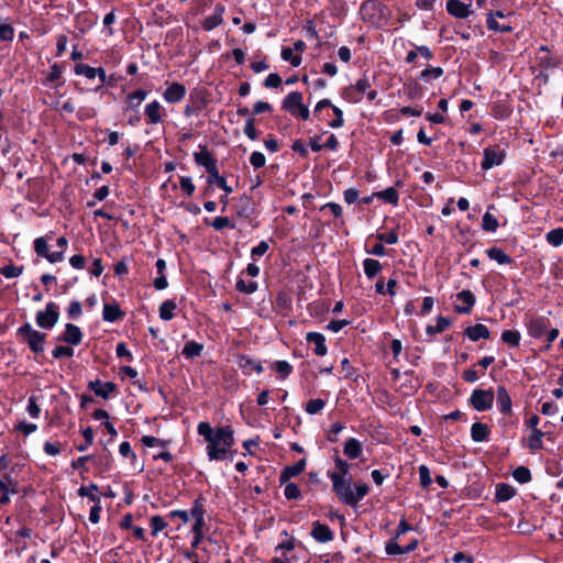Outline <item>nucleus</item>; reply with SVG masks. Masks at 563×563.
<instances>
[{"label":"nucleus","mask_w":563,"mask_h":563,"mask_svg":"<svg viewBox=\"0 0 563 563\" xmlns=\"http://www.w3.org/2000/svg\"><path fill=\"white\" fill-rule=\"evenodd\" d=\"M233 429L231 426L220 427L213 434V441L207 445L209 459L224 460L228 451L234 444Z\"/></svg>","instance_id":"1"},{"label":"nucleus","mask_w":563,"mask_h":563,"mask_svg":"<svg viewBox=\"0 0 563 563\" xmlns=\"http://www.w3.org/2000/svg\"><path fill=\"white\" fill-rule=\"evenodd\" d=\"M15 335L18 340L26 344L30 351L35 355H42L44 353L47 334L34 329L30 322L20 325L15 331Z\"/></svg>","instance_id":"2"},{"label":"nucleus","mask_w":563,"mask_h":563,"mask_svg":"<svg viewBox=\"0 0 563 563\" xmlns=\"http://www.w3.org/2000/svg\"><path fill=\"white\" fill-rule=\"evenodd\" d=\"M56 246L59 251L51 252L49 245L47 244L46 238H36L33 241V249L38 257L45 258L51 264H56L65 260V251L68 246V240L66 236H59L56 241Z\"/></svg>","instance_id":"3"},{"label":"nucleus","mask_w":563,"mask_h":563,"mask_svg":"<svg viewBox=\"0 0 563 563\" xmlns=\"http://www.w3.org/2000/svg\"><path fill=\"white\" fill-rule=\"evenodd\" d=\"M360 12L364 22H368L379 27L382 26L383 21L386 20L388 8L384 3L375 0H364L361 3Z\"/></svg>","instance_id":"4"},{"label":"nucleus","mask_w":563,"mask_h":563,"mask_svg":"<svg viewBox=\"0 0 563 563\" xmlns=\"http://www.w3.org/2000/svg\"><path fill=\"white\" fill-rule=\"evenodd\" d=\"M282 109L303 121L309 120L310 111L302 103V93L299 91L289 92L282 101Z\"/></svg>","instance_id":"5"},{"label":"nucleus","mask_w":563,"mask_h":563,"mask_svg":"<svg viewBox=\"0 0 563 563\" xmlns=\"http://www.w3.org/2000/svg\"><path fill=\"white\" fill-rule=\"evenodd\" d=\"M59 320V306L54 301H48L44 310L35 313V322L38 328L52 330Z\"/></svg>","instance_id":"6"},{"label":"nucleus","mask_w":563,"mask_h":563,"mask_svg":"<svg viewBox=\"0 0 563 563\" xmlns=\"http://www.w3.org/2000/svg\"><path fill=\"white\" fill-rule=\"evenodd\" d=\"M494 398V391L492 388H476L473 390L468 402L476 411H486L493 408Z\"/></svg>","instance_id":"7"},{"label":"nucleus","mask_w":563,"mask_h":563,"mask_svg":"<svg viewBox=\"0 0 563 563\" xmlns=\"http://www.w3.org/2000/svg\"><path fill=\"white\" fill-rule=\"evenodd\" d=\"M506 158V151L501 150L498 145L488 146L483 151V161L481 167L483 170L492 169L495 166H499Z\"/></svg>","instance_id":"8"},{"label":"nucleus","mask_w":563,"mask_h":563,"mask_svg":"<svg viewBox=\"0 0 563 563\" xmlns=\"http://www.w3.org/2000/svg\"><path fill=\"white\" fill-rule=\"evenodd\" d=\"M207 100L205 93L200 89H192L189 93V102L184 109L186 117L199 114L206 107Z\"/></svg>","instance_id":"9"},{"label":"nucleus","mask_w":563,"mask_h":563,"mask_svg":"<svg viewBox=\"0 0 563 563\" xmlns=\"http://www.w3.org/2000/svg\"><path fill=\"white\" fill-rule=\"evenodd\" d=\"M197 165L205 167L208 175L218 169V159L209 152L207 145H199V152L194 153Z\"/></svg>","instance_id":"10"},{"label":"nucleus","mask_w":563,"mask_h":563,"mask_svg":"<svg viewBox=\"0 0 563 563\" xmlns=\"http://www.w3.org/2000/svg\"><path fill=\"white\" fill-rule=\"evenodd\" d=\"M84 339V333L81 329L74 323H66L64 332L60 333L57 338V342H64L71 346H78L81 344Z\"/></svg>","instance_id":"11"},{"label":"nucleus","mask_w":563,"mask_h":563,"mask_svg":"<svg viewBox=\"0 0 563 563\" xmlns=\"http://www.w3.org/2000/svg\"><path fill=\"white\" fill-rule=\"evenodd\" d=\"M456 299L463 305H455L454 311L459 314H470L476 302L475 295L470 289H463L456 294Z\"/></svg>","instance_id":"12"},{"label":"nucleus","mask_w":563,"mask_h":563,"mask_svg":"<svg viewBox=\"0 0 563 563\" xmlns=\"http://www.w3.org/2000/svg\"><path fill=\"white\" fill-rule=\"evenodd\" d=\"M205 508L201 504V499H198L195 506L190 509L191 519H194V525L191 527L192 533H205L207 530V525L205 521Z\"/></svg>","instance_id":"13"},{"label":"nucleus","mask_w":563,"mask_h":563,"mask_svg":"<svg viewBox=\"0 0 563 563\" xmlns=\"http://www.w3.org/2000/svg\"><path fill=\"white\" fill-rule=\"evenodd\" d=\"M236 364L239 368L242 371V373L246 376L252 375L253 372H255L258 375L264 372L261 362L255 361L245 354L236 355Z\"/></svg>","instance_id":"14"},{"label":"nucleus","mask_w":563,"mask_h":563,"mask_svg":"<svg viewBox=\"0 0 563 563\" xmlns=\"http://www.w3.org/2000/svg\"><path fill=\"white\" fill-rule=\"evenodd\" d=\"M74 73L78 76H85L88 79L99 78L100 82L106 81V69L103 67H91L87 64L76 63Z\"/></svg>","instance_id":"15"},{"label":"nucleus","mask_w":563,"mask_h":563,"mask_svg":"<svg viewBox=\"0 0 563 563\" xmlns=\"http://www.w3.org/2000/svg\"><path fill=\"white\" fill-rule=\"evenodd\" d=\"M310 536L319 543H327L334 539V532L324 523L313 521Z\"/></svg>","instance_id":"16"},{"label":"nucleus","mask_w":563,"mask_h":563,"mask_svg":"<svg viewBox=\"0 0 563 563\" xmlns=\"http://www.w3.org/2000/svg\"><path fill=\"white\" fill-rule=\"evenodd\" d=\"M225 11V7L222 3H217L214 5V12L206 16L201 22V26L205 31H212L219 25L223 23V13Z\"/></svg>","instance_id":"17"},{"label":"nucleus","mask_w":563,"mask_h":563,"mask_svg":"<svg viewBox=\"0 0 563 563\" xmlns=\"http://www.w3.org/2000/svg\"><path fill=\"white\" fill-rule=\"evenodd\" d=\"M186 92V87L183 84L174 81L165 89L163 97L168 103H178L185 98Z\"/></svg>","instance_id":"18"},{"label":"nucleus","mask_w":563,"mask_h":563,"mask_svg":"<svg viewBox=\"0 0 563 563\" xmlns=\"http://www.w3.org/2000/svg\"><path fill=\"white\" fill-rule=\"evenodd\" d=\"M88 388L92 390L96 396L108 399L110 394L117 391L118 387L113 382L102 383L100 379H96L88 383Z\"/></svg>","instance_id":"19"},{"label":"nucleus","mask_w":563,"mask_h":563,"mask_svg":"<svg viewBox=\"0 0 563 563\" xmlns=\"http://www.w3.org/2000/svg\"><path fill=\"white\" fill-rule=\"evenodd\" d=\"M144 114L148 124H158L163 121L165 109L157 100H154L145 106Z\"/></svg>","instance_id":"20"},{"label":"nucleus","mask_w":563,"mask_h":563,"mask_svg":"<svg viewBox=\"0 0 563 563\" xmlns=\"http://www.w3.org/2000/svg\"><path fill=\"white\" fill-rule=\"evenodd\" d=\"M125 312L120 308L117 301L103 303L102 318L107 322H118L123 320Z\"/></svg>","instance_id":"21"},{"label":"nucleus","mask_w":563,"mask_h":563,"mask_svg":"<svg viewBox=\"0 0 563 563\" xmlns=\"http://www.w3.org/2000/svg\"><path fill=\"white\" fill-rule=\"evenodd\" d=\"M470 7L460 0H448L445 4L448 13L456 19H466L472 13Z\"/></svg>","instance_id":"22"},{"label":"nucleus","mask_w":563,"mask_h":563,"mask_svg":"<svg viewBox=\"0 0 563 563\" xmlns=\"http://www.w3.org/2000/svg\"><path fill=\"white\" fill-rule=\"evenodd\" d=\"M306 341L314 344L313 353L318 356H324L328 353V346L325 343V336L320 332H308L306 334Z\"/></svg>","instance_id":"23"},{"label":"nucleus","mask_w":563,"mask_h":563,"mask_svg":"<svg viewBox=\"0 0 563 563\" xmlns=\"http://www.w3.org/2000/svg\"><path fill=\"white\" fill-rule=\"evenodd\" d=\"M497 406L504 416H510L512 412V401L505 386L497 387Z\"/></svg>","instance_id":"24"},{"label":"nucleus","mask_w":563,"mask_h":563,"mask_svg":"<svg viewBox=\"0 0 563 563\" xmlns=\"http://www.w3.org/2000/svg\"><path fill=\"white\" fill-rule=\"evenodd\" d=\"M331 481L333 486V493H353L351 482V475H342V474H327Z\"/></svg>","instance_id":"25"},{"label":"nucleus","mask_w":563,"mask_h":563,"mask_svg":"<svg viewBox=\"0 0 563 563\" xmlns=\"http://www.w3.org/2000/svg\"><path fill=\"white\" fill-rule=\"evenodd\" d=\"M463 334L473 342H477L482 339L487 340L490 338L488 328L483 323H476L465 328Z\"/></svg>","instance_id":"26"},{"label":"nucleus","mask_w":563,"mask_h":563,"mask_svg":"<svg viewBox=\"0 0 563 563\" xmlns=\"http://www.w3.org/2000/svg\"><path fill=\"white\" fill-rule=\"evenodd\" d=\"M362 453H363V446H362V443L357 439L349 438L345 441L344 446H343V454L349 460H356V459L361 457Z\"/></svg>","instance_id":"27"},{"label":"nucleus","mask_w":563,"mask_h":563,"mask_svg":"<svg viewBox=\"0 0 563 563\" xmlns=\"http://www.w3.org/2000/svg\"><path fill=\"white\" fill-rule=\"evenodd\" d=\"M492 113L497 120L508 119L512 113V107L508 100H497L492 106Z\"/></svg>","instance_id":"28"},{"label":"nucleus","mask_w":563,"mask_h":563,"mask_svg":"<svg viewBox=\"0 0 563 563\" xmlns=\"http://www.w3.org/2000/svg\"><path fill=\"white\" fill-rule=\"evenodd\" d=\"M487 257L492 261L497 262L499 265H514L515 260L506 254L501 249L492 246L485 251Z\"/></svg>","instance_id":"29"},{"label":"nucleus","mask_w":563,"mask_h":563,"mask_svg":"<svg viewBox=\"0 0 563 563\" xmlns=\"http://www.w3.org/2000/svg\"><path fill=\"white\" fill-rule=\"evenodd\" d=\"M306 459H301L294 465H287L283 470L279 481L282 484H286L291 477L299 475L306 467Z\"/></svg>","instance_id":"30"},{"label":"nucleus","mask_w":563,"mask_h":563,"mask_svg":"<svg viewBox=\"0 0 563 563\" xmlns=\"http://www.w3.org/2000/svg\"><path fill=\"white\" fill-rule=\"evenodd\" d=\"M490 429L486 423L474 422L471 427V438L474 442H486L489 440Z\"/></svg>","instance_id":"31"},{"label":"nucleus","mask_w":563,"mask_h":563,"mask_svg":"<svg viewBox=\"0 0 563 563\" xmlns=\"http://www.w3.org/2000/svg\"><path fill=\"white\" fill-rule=\"evenodd\" d=\"M254 214V207L252 206V198L245 194L240 196L239 206L236 208V216L243 219H251Z\"/></svg>","instance_id":"32"},{"label":"nucleus","mask_w":563,"mask_h":563,"mask_svg":"<svg viewBox=\"0 0 563 563\" xmlns=\"http://www.w3.org/2000/svg\"><path fill=\"white\" fill-rule=\"evenodd\" d=\"M65 80L63 79V68L59 64L54 63L51 66V71L43 80L44 86L55 85V87H59L64 85Z\"/></svg>","instance_id":"33"},{"label":"nucleus","mask_w":563,"mask_h":563,"mask_svg":"<svg viewBox=\"0 0 563 563\" xmlns=\"http://www.w3.org/2000/svg\"><path fill=\"white\" fill-rule=\"evenodd\" d=\"M155 266H156L158 276L153 280V286L156 290H163V289L167 288V286H168L167 278L165 276L166 261L163 258H158L156 261Z\"/></svg>","instance_id":"34"},{"label":"nucleus","mask_w":563,"mask_h":563,"mask_svg":"<svg viewBox=\"0 0 563 563\" xmlns=\"http://www.w3.org/2000/svg\"><path fill=\"white\" fill-rule=\"evenodd\" d=\"M269 368L275 371L278 374V378L282 380L288 378L294 371L292 365L284 360L272 362Z\"/></svg>","instance_id":"35"},{"label":"nucleus","mask_w":563,"mask_h":563,"mask_svg":"<svg viewBox=\"0 0 563 563\" xmlns=\"http://www.w3.org/2000/svg\"><path fill=\"white\" fill-rule=\"evenodd\" d=\"M538 66L542 69H554L560 67L563 64V60L560 56L556 55H538L537 56Z\"/></svg>","instance_id":"36"},{"label":"nucleus","mask_w":563,"mask_h":563,"mask_svg":"<svg viewBox=\"0 0 563 563\" xmlns=\"http://www.w3.org/2000/svg\"><path fill=\"white\" fill-rule=\"evenodd\" d=\"M203 351V344L198 343L196 341H187L183 347L181 355L186 360H194L195 357L200 356Z\"/></svg>","instance_id":"37"},{"label":"nucleus","mask_w":563,"mask_h":563,"mask_svg":"<svg viewBox=\"0 0 563 563\" xmlns=\"http://www.w3.org/2000/svg\"><path fill=\"white\" fill-rule=\"evenodd\" d=\"M404 91L407 97L411 100L420 99L423 95L422 86L417 82L415 79H408L404 84Z\"/></svg>","instance_id":"38"},{"label":"nucleus","mask_w":563,"mask_h":563,"mask_svg":"<svg viewBox=\"0 0 563 563\" xmlns=\"http://www.w3.org/2000/svg\"><path fill=\"white\" fill-rule=\"evenodd\" d=\"M363 268L365 276L373 279L382 272L383 266L379 261L367 257L363 261Z\"/></svg>","instance_id":"39"},{"label":"nucleus","mask_w":563,"mask_h":563,"mask_svg":"<svg viewBox=\"0 0 563 563\" xmlns=\"http://www.w3.org/2000/svg\"><path fill=\"white\" fill-rule=\"evenodd\" d=\"M176 309L177 303L174 299H167L163 301L158 309L159 318L164 321H169L174 319Z\"/></svg>","instance_id":"40"},{"label":"nucleus","mask_w":563,"mask_h":563,"mask_svg":"<svg viewBox=\"0 0 563 563\" xmlns=\"http://www.w3.org/2000/svg\"><path fill=\"white\" fill-rule=\"evenodd\" d=\"M376 198L383 200L384 202L390 203L393 206H397L399 201V194L396 188L388 187L384 190L374 192Z\"/></svg>","instance_id":"41"},{"label":"nucleus","mask_w":563,"mask_h":563,"mask_svg":"<svg viewBox=\"0 0 563 563\" xmlns=\"http://www.w3.org/2000/svg\"><path fill=\"white\" fill-rule=\"evenodd\" d=\"M207 183L209 186L216 184L227 195H229L233 191L232 187H230L228 185L225 177H223L219 174V169H217L213 173H211L210 175H208Z\"/></svg>","instance_id":"42"},{"label":"nucleus","mask_w":563,"mask_h":563,"mask_svg":"<svg viewBox=\"0 0 563 563\" xmlns=\"http://www.w3.org/2000/svg\"><path fill=\"white\" fill-rule=\"evenodd\" d=\"M203 222L206 225L212 227L216 231H222L225 228H235V224L228 217H217L213 220L206 218Z\"/></svg>","instance_id":"43"},{"label":"nucleus","mask_w":563,"mask_h":563,"mask_svg":"<svg viewBox=\"0 0 563 563\" xmlns=\"http://www.w3.org/2000/svg\"><path fill=\"white\" fill-rule=\"evenodd\" d=\"M452 324V320L448 317L439 316L437 318L435 325H428L426 328V333L428 335H434L437 333L443 332L445 329H448Z\"/></svg>","instance_id":"44"},{"label":"nucleus","mask_w":563,"mask_h":563,"mask_svg":"<svg viewBox=\"0 0 563 563\" xmlns=\"http://www.w3.org/2000/svg\"><path fill=\"white\" fill-rule=\"evenodd\" d=\"M443 68L442 67H433L431 65H428L419 75V79L423 80L426 82H430L434 79L440 78L443 75Z\"/></svg>","instance_id":"45"},{"label":"nucleus","mask_w":563,"mask_h":563,"mask_svg":"<svg viewBox=\"0 0 563 563\" xmlns=\"http://www.w3.org/2000/svg\"><path fill=\"white\" fill-rule=\"evenodd\" d=\"M494 206H489L488 209H493ZM499 227L497 218L487 210L482 220V229L486 232H495Z\"/></svg>","instance_id":"46"},{"label":"nucleus","mask_w":563,"mask_h":563,"mask_svg":"<svg viewBox=\"0 0 563 563\" xmlns=\"http://www.w3.org/2000/svg\"><path fill=\"white\" fill-rule=\"evenodd\" d=\"M545 435L543 431L540 429H534L530 437H529V443L528 446L532 453L541 450L543 448L542 438Z\"/></svg>","instance_id":"47"},{"label":"nucleus","mask_w":563,"mask_h":563,"mask_svg":"<svg viewBox=\"0 0 563 563\" xmlns=\"http://www.w3.org/2000/svg\"><path fill=\"white\" fill-rule=\"evenodd\" d=\"M487 29L500 33H511L514 27L509 24H500L494 19V14H487L486 18Z\"/></svg>","instance_id":"48"},{"label":"nucleus","mask_w":563,"mask_h":563,"mask_svg":"<svg viewBox=\"0 0 563 563\" xmlns=\"http://www.w3.org/2000/svg\"><path fill=\"white\" fill-rule=\"evenodd\" d=\"M521 334L518 330H505L501 333V341L511 347H517L520 344Z\"/></svg>","instance_id":"49"},{"label":"nucleus","mask_w":563,"mask_h":563,"mask_svg":"<svg viewBox=\"0 0 563 563\" xmlns=\"http://www.w3.org/2000/svg\"><path fill=\"white\" fill-rule=\"evenodd\" d=\"M280 56L284 60L289 62L292 67L300 66L302 58L299 54H294V49L290 47H283Z\"/></svg>","instance_id":"50"},{"label":"nucleus","mask_w":563,"mask_h":563,"mask_svg":"<svg viewBox=\"0 0 563 563\" xmlns=\"http://www.w3.org/2000/svg\"><path fill=\"white\" fill-rule=\"evenodd\" d=\"M545 240L554 247L561 246L563 244V228L550 230L545 235Z\"/></svg>","instance_id":"51"},{"label":"nucleus","mask_w":563,"mask_h":563,"mask_svg":"<svg viewBox=\"0 0 563 563\" xmlns=\"http://www.w3.org/2000/svg\"><path fill=\"white\" fill-rule=\"evenodd\" d=\"M235 289L239 292L251 295V294H254L258 289V284H257V282L245 283L244 279L239 278L235 284Z\"/></svg>","instance_id":"52"},{"label":"nucleus","mask_w":563,"mask_h":563,"mask_svg":"<svg viewBox=\"0 0 563 563\" xmlns=\"http://www.w3.org/2000/svg\"><path fill=\"white\" fill-rule=\"evenodd\" d=\"M275 303L280 311H287L291 309V298L286 291H279L276 295Z\"/></svg>","instance_id":"53"},{"label":"nucleus","mask_w":563,"mask_h":563,"mask_svg":"<svg viewBox=\"0 0 563 563\" xmlns=\"http://www.w3.org/2000/svg\"><path fill=\"white\" fill-rule=\"evenodd\" d=\"M325 406V401L321 398L310 399L305 405V410L308 415L319 413Z\"/></svg>","instance_id":"54"},{"label":"nucleus","mask_w":563,"mask_h":563,"mask_svg":"<svg viewBox=\"0 0 563 563\" xmlns=\"http://www.w3.org/2000/svg\"><path fill=\"white\" fill-rule=\"evenodd\" d=\"M197 432L199 435L203 437V439L208 442V444L210 442H212L213 440V434L216 432V430L212 429L211 424L207 421H201L199 422L198 427H197Z\"/></svg>","instance_id":"55"},{"label":"nucleus","mask_w":563,"mask_h":563,"mask_svg":"<svg viewBox=\"0 0 563 563\" xmlns=\"http://www.w3.org/2000/svg\"><path fill=\"white\" fill-rule=\"evenodd\" d=\"M23 269V266H15L13 264H9L0 268V274L5 278H16L20 275H22Z\"/></svg>","instance_id":"56"},{"label":"nucleus","mask_w":563,"mask_h":563,"mask_svg":"<svg viewBox=\"0 0 563 563\" xmlns=\"http://www.w3.org/2000/svg\"><path fill=\"white\" fill-rule=\"evenodd\" d=\"M512 476L520 484L528 483L532 478L530 470L528 467H526V466H518L512 472Z\"/></svg>","instance_id":"57"},{"label":"nucleus","mask_w":563,"mask_h":563,"mask_svg":"<svg viewBox=\"0 0 563 563\" xmlns=\"http://www.w3.org/2000/svg\"><path fill=\"white\" fill-rule=\"evenodd\" d=\"M243 132L252 141H255L258 139L260 131L255 128V118L254 117L247 118L244 129H243Z\"/></svg>","instance_id":"58"},{"label":"nucleus","mask_w":563,"mask_h":563,"mask_svg":"<svg viewBox=\"0 0 563 563\" xmlns=\"http://www.w3.org/2000/svg\"><path fill=\"white\" fill-rule=\"evenodd\" d=\"M52 356L55 360H60L63 357H73L74 356V349H73L71 345L70 346H68V345H57L52 351Z\"/></svg>","instance_id":"59"},{"label":"nucleus","mask_w":563,"mask_h":563,"mask_svg":"<svg viewBox=\"0 0 563 563\" xmlns=\"http://www.w3.org/2000/svg\"><path fill=\"white\" fill-rule=\"evenodd\" d=\"M341 367H342V371L344 372L345 378L352 379L353 382L357 380V378H358L357 369L351 365L347 357H344L341 361Z\"/></svg>","instance_id":"60"},{"label":"nucleus","mask_w":563,"mask_h":563,"mask_svg":"<svg viewBox=\"0 0 563 563\" xmlns=\"http://www.w3.org/2000/svg\"><path fill=\"white\" fill-rule=\"evenodd\" d=\"M420 485L423 489H429L432 484L431 472L427 465L419 466Z\"/></svg>","instance_id":"61"},{"label":"nucleus","mask_w":563,"mask_h":563,"mask_svg":"<svg viewBox=\"0 0 563 563\" xmlns=\"http://www.w3.org/2000/svg\"><path fill=\"white\" fill-rule=\"evenodd\" d=\"M82 314V306L78 300H71L67 307V317L70 320H76Z\"/></svg>","instance_id":"62"},{"label":"nucleus","mask_w":563,"mask_h":563,"mask_svg":"<svg viewBox=\"0 0 563 563\" xmlns=\"http://www.w3.org/2000/svg\"><path fill=\"white\" fill-rule=\"evenodd\" d=\"M167 527V522L161 516H153L151 518L152 536L156 537L163 529Z\"/></svg>","instance_id":"63"},{"label":"nucleus","mask_w":563,"mask_h":563,"mask_svg":"<svg viewBox=\"0 0 563 563\" xmlns=\"http://www.w3.org/2000/svg\"><path fill=\"white\" fill-rule=\"evenodd\" d=\"M179 185L181 190L188 196L191 197L196 190V186L192 183V179L188 176L179 177Z\"/></svg>","instance_id":"64"}]
</instances>
